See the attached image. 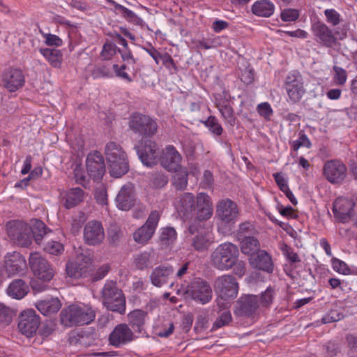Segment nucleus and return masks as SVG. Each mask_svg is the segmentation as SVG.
Listing matches in <instances>:
<instances>
[{
	"label": "nucleus",
	"mask_w": 357,
	"mask_h": 357,
	"mask_svg": "<svg viewBox=\"0 0 357 357\" xmlns=\"http://www.w3.org/2000/svg\"><path fill=\"white\" fill-rule=\"evenodd\" d=\"M238 255V248L236 245L224 243L219 245L211 253V260L216 268L227 271L236 264Z\"/></svg>",
	"instance_id": "6"
},
{
	"label": "nucleus",
	"mask_w": 357,
	"mask_h": 357,
	"mask_svg": "<svg viewBox=\"0 0 357 357\" xmlns=\"http://www.w3.org/2000/svg\"><path fill=\"white\" fill-rule=\"evenodd\" d=\"M299 15L300 13L298 10L287 8L282 11L280 17L284 22H294L298 18Z\"/></svg>",
	"instance_id": "52"
},
{
	"label": "nucleus",
	"mask_w": 357,
	"mask_h": 357,
	"mask_svg": "<svg viewBox=\"0 0 357 357\" xmlns=\"http://www.w3.org/2000/svg\"><path fill=\"white\" fill-rule=\"evenodd\" d=\"M29 266L34 275L44 281H50L54 271L47 260L38 252L31 253L29 257Z\"/></svg>",
	"instance_id": "14"
},
{
	"label": "nucleus",
	"mask_w": 357,
	"mask_h": 357,
	"mask_svg": "<svg viewBox=\"0 0 357 357\" xmlns=\"http://www.w3.org/2000/svg\"><path fill=\"white\" fill-rule=\"evenodd\" d=\"M282 251L284 255L290 262L296 263L301 261L297 253L294 252L293 250L288 245H285L282 248Z\"/></svg>",
	"instance_id": "62"
},
{
	"label": "nucleus",
	"mask_w": 357,
	"mask_h": 357,
	"mask_svg": "<svg viewBox=\"0 0 357 357\" xmlns=\"http://www.w3.org/2000/svg\"><path fill=\"white\" fill-rule=\"evenodd\" d=\"M112 5L114 6V9L117 14H121L128 21L135 22L138 20L137 15L132 10L121 6L112 0H107Z\"/></svg>",
	"instance_id": "40"
},
{
	"label": "nucleus",
	"mask_w": 357,
	"mask_h": 357,
	"mask_svg": "<svg viewBox=\"0 0 357 357\" xmlns=\"http://www.w3.org/2000/svg\"><path fill=\"white\" fill-rule=\"evenodd\" d=\"M86 164L90 176L95 181L100 180L105 172V162L101 153L97 151L90 153Z\"/></svg>",
	"instance_id": "22"
},
{
	"label": "nucleus",
	"mask_w": 357,
	"mask_h": 357,
	"mask_svg": "<svg viewBox=\"0 0 357 357\" xmlns=\"http://www.w3.org/2000/svg\"><path fill=\"white\" fill-rule=\"evenodd\" d=\"M67 275L70 278H79L86 277L90 272L91 268L86 264H80L78 261H72L66 264Z\"/></svg>",
	"instance_id": "32"
},
{
	"label": "nucleus",
	"mask_w": 357,
	"mask_h": 357,
	"mask_svg": "<svg viewBox=\"0 0 357 357\" xmlns=\"http://www.w3.org/2000/svg\"><path fill=\"white\" fill-rule=\"evenodd\" d=\"M176 231L173 227H165L161 229L160 241L162 245L168 246L176 239Z\"/></svg>",
	"instance_id": "41"
},
{
	"label": "nucleus",
	"mask_w": 357,
	"mask_h": 357,
	"mask_svg": "<svg viewBox=\"0 0 357 357\" xmlns=\"http://www.w3.org/2000/svg\"><path fill=\"white\" fill-rule=\"evenodd\" d=\"M116 50L117 47L115 44L112 43H106L103 45L101 52V56L105 60H109L116 54Z\"/></svg>",
	"instance_id": "50"
},
{
	"label": "nucleus",
	"mask_w": 357,
	"mask_h": 357,
	"mask_svg": "<svg viewBox=\"0 0 357 357\" xmlns=\"http://www.w3.org/2000/svg\"><path fill=\"white\" fill-rule=\"evenodd\" d=\"M96 317L91 306L84 304H73L64 307L60 313L61 323L66 327L86 325Z\"/></svg>",
	"instance_id": "3"
},
{
	"label": "nucleus",
	"mask_w": 357,
	"mask_h": 357,
	"mask_svg": "<svg viewBox=\"0 0 357 357\" xmlns=\"http://www.w3.org/2000/svg\"><path fill=\"white\" fill-rule=\"evenodd\" d=\"M163 66L171 73H175L177 72L178 68L174 63L172 57L167 52H164L163 60H162Z\"/></svg>",
	"instance_id": "58"
},
{
	"label": "nucleus",
	"mask_w": 357,
	"mask_h": 357,
	"mask_svg": "<svg viewBox=\"0 0 357 357\" xmlns=\"http://www.w3.org/2000/svg\"><path fill=\"white\" fill-rule=\"evenodd\" d=\"M275 295L273 288L268 287L264 292L261 294L259 307H268L272 304Z\"/></svg>",
	"instance_id": "43"
},
{
	"label": "nucleus",
	"mask_w": 357,
	"mask_h": 357,
	"mask_svg": "<svg viewBox=\"0 0 357 357\" xmlns=\"http://www.w3.org/2000/svg\"><path fill=\"white\" fill-rule=\"evenodd\" d=\"M173 177V185L177 190H183L188 185V172L185 169L181 167Z\"/></svg>",
	"instance_id": "39"
},
{
	"label": "nucleus",
	"mask_w": 357,
	"mask_h": 357,
	"mask_svg": "<svg viewBox=\"0 0 357 357\" xmlns=\"http://www.w3.org/2000/svg\"><path fill=\"white\" fill-rule=\"evenodd\" d=\"M105 155L112 176L119 178L128 172L127 155L119 144L114 142H108L105 145Z\"/></svg>",
	"instance_id": "5"
},
{
	"label": "nucleus",
	"mask_w": 357,
	"mask_h": 357,
	"mask_svg": "<svg viewBox=\"0 0 357 357\" xmlns=\"http://www.w3.org/2000/svg\"><path fill=\"white\" fill-rule=\"evenodd\" d=\"M112 68L116 77L128 82H131L132 81V78L127 72L128 70L132 73V67L130 66H128L125 63L121 66H119L118 64H114Z\"/></svg>",
	"instance_id": "42"
},
{
	"label": "nucleus",
	"mask_w": 357,
	"mask_h": 357,
	"mask_svg": "<svg viewBox=\"0 0 357 357\" xmlns=\"http://www.w3.org/2000/svg\"><path fill=\"white\" fill-rule=\"evenodd\" d=\"M188 233L193 236L190 242L195 250L201 252L208 248L212 242L211 234L204 229L200 222H192L188 227Z\"/></svg>",
	"instance_id": "13"
},
{
	"label": "nucleus",
	"mask_w": 357,
	"mask_h": 357,
	"mask_svg": "<svg viewBox=\"0 0 357 357\" xmlns=\"http://www.w3.org/2000/svg\"><path fill=\"white\" fill-rule=\"evenodd\" d=\"M324 174L330 183L340 184L347 175V168L340 160H329L324 165Z\"/></svg>",
	"instance_id": "16"
},
{
	"label": "nucleus",
	"mask_w": 357,
	"mask_h": 357,
	"mask_svg": "<svg viewBox=\"0 0 357 357\" xmlns=\"http://www.w3.org/2000/svg\"><path fill=\"white\" fill-rule=\"evenodd\" d=\"M182 157L172 145L167 146L161 153L160 164L169 172H177L181 169Z\"/></svg>",
	"instance_id": "19"
},
{
	"label": "nucleus",
	"mask_w": 357,
	"mask_h": 357,
	"mask_svg": "<svg viewBox=\"0 0 357 357\" xmlns=\"http://www.w3.org/2000/svg\"><path fill=\"white\" fill-rule=\"evenodd\" d=\"M63 199L65 207L71 208L83 201L84 191L79 188L70 189L65 193Z\"/></svg>",
	"instance_id": "35"
},
{
	"label": "nucleus",
	"mask_w": 357,
	"mask_h": 357,
	"mask_svg": "<svg viewBox=\"0 0 357 357\" xmlns=\"http://www.w3.org/2000/svg\"><path fill=\"white\" fill-rule=\"evenodd\" d=\"M259 307V297L255 295H244L236 302L234 313L237 316L252 317Z\"/></svg>",
	"instance_id": "18"
},
{
	"label": "nucleus",
	"mask_w": 357,
	"mask_h": 357,
	"mask_svg": "<svg viewBox=\"0 0 357 357\" xmlns=\"http://www.w3.org/2000/svg\"><path fill=\"white\" fill-rule=\"evenodd\" d=\"M335 75L333 79L337 84L343 85L347 79V72L344 69L337 66H333Z\"/></svg>",
	"instance_id": "53"
},
{
	"label": "nucleus",
	"mask_w": 357,
	"mask_h": 357,
	"mask_svg": "<svg viewBox=\"0 0 357 357\" xmlns=\"http://www.w3.org/2000/svg\"><path fill=\"white\" fill-rule=\"evenodd\" d=\"M231 321V314L229 311L223 312L215 321L213 328H220L227 325Z\"/></svg>",
	"instance_id": "51"
},
{
	"label": "nucleus",
	"mask_w": 357,
	"mask_h": 357,
	"mask_svg": "<svg viewBox=\"0 0 357 357\" xmlns=\"http://www.w3.org/2000/svg\"><path fill=\"white\" fill-rule=\"evenodd\" d=\"M257 109L259 115L266 119H270L273 112L270 104L268 102L259 104Z\"/></svg>",
	"instance_id": "57"
},
{
	"label": "nucleus",
	"mask_w": 357,
	"mask_h": 357,
	"mask_svg": "<svg viewBox=\"0 0 357 357\" xmlns=\"http://www.w3.org/2000/svg\"><path fill=\"white\" fill-rule=\"evenodd\" d=\"M137 153L144 165L152 166L157 162L160 151L158 144L149 139L144 142L142 149H137Z\"/></svg>",
	"instance_id": "25"
},
{
	"label": "nucleus",
	"mask_w": 357,
	"mask_h": 357,
	"mask_svg": "<svg viewBox=\"0 0 357 357\" xmlns=\"http://www.w3.org/2000/svg\"><path fill=\"white\" fill-rule=\"evenodd\" d=\"M135 332L127 324L116 325L109 335V342L111 345L119 348L128 344L135 340Z\"/></svg>",
	"instance_id": "15"
},
{
	"label": "nucleus",
	"mask_w": 357,
	"mask_h": 357,
	"mask_svg": "<svg viewBox=\"0 0 357 357\" xmlns=\"http://www.w3.org/2000/svg\"><path fill=\"white\" fill-rule=\"evenodd\" d=\"M36 307L40 313L47 316L56 313L60 310L61 303L59 298H51L38 301Z\"/></svg>",
	"instance_id": "31"
},
{
	"label": "nucleus",
	"mask_w": 357,
	"mask_h": 357,
	"mask_svg": "<svg viewBox=\"0 0 357 357\" xmlns=\"http://www.w3.org/2000/svg\"><path fill=\"white\" fill-rule=\"evenodd\" d=\"M332 265L333 270L339 273L346 275L349 273V268L347 265L340 259H334Z\"/></svg>",
	"instance_id": "60"
},
{
	"label": "nucleus",
	"mask_w": 357,
	"mask_h": 357,
	"mask_svg": "<svg viewBox=\"0 0 357 357\" xmlns=\"http://www.w3.org/2000/svg\"><path fill=\"white\" fill-rule=\"evenodd\" d=\"M142 49L154 60L156 65L160 63V61H162L164 53L160 52L151 43H149L146 46L142 47Z\"/></svg>",
	"instance_id": "47"
},
{
	"label": "nucleus",
	"mask_w": 357,
	"mask_h": 357,
	"mask_svg": "<svg viewBox=\"0 0 357 357\" xmlns=\"http://www.w3.org/2000/svg\"><path fill=\"white\" fill-rule=\"evenodd\" d=\"M301 146L310 148L311 142L307 135L304 133H299L298 139L292 142V149L297 151Z\"/></svg>",
	"instance_id": "55"
},
{
	"label": "nucleus",
	"mask_w": 357,
	"mask_h": 357,
	"mask_svg": "<svg viewBox=\"0 0 357 357\" xmlns=\"http://www.w3.org/2000/svg\"><path fill=\"white\" fill-rule=\"evenodd\" d=\"M185 294L195 302L205 305L211 301L213 291L208 282L197 278L188 285Z\"/></svg>",
	"instance_id": "11"
},
{
	"label": "nucleus",
	"mask_w": 357,
	"mask_h": 357,
	"mask_svg": "<svg viewBox=\"0 0 357 357\" xmlns=\"http://www.w3.org/2000/svg\"><path fill=\"white\" fill-rule=\"evenodd\" d=\"M2 82L9 91L14 92L24 85V77L20 70L10 69L3 73Z\"/></svg>",
	"instance_id": "26"
},
{
	"label": "nucleus",
	"mask_w": 357,
	"mask_h": 357,
	"mask_svg": "<svg viewBox=\"0 0 357 357\" xmlns=\"http://www.w3.org/2000/svg\"><path fill=\"white\" fill-rule=\"evenodd\" d=\"M273 176L277 185L282 192L289 188L287 181L282 173L277 172L273 174Z\"/></svg>",
	"instance_id": "63"
},
{
	"label": "nucleus",
	"mask_w": 357,
	"mask_h": 357,
	"mask_svg": "<svg viewBox=\"0 0 357 357\" xmlns=\"http://www.w3.org/2000/svg\"><path fill=\"white\" fill-rule=\"evenodd\" d=\"M342 318L343 314L337 310H331L324 317H323L321 320L324 324H328L340 321Z\"/></svg>",
	"instance_id": "56"
},
{
	"label": "nucleus",
	"mask_w": 357,
	"mask_h": 357,
	"mask_svg": "<svg viewBox=\"0 0 357 357\" xmlns=\"http://www.w3.org/2000/svg\"><path fill=\"white\" fill-rule=\"evenodd\" d=\"M44 38L45 39V43L48 46H56L59 47L62 45V40L57 36L46 33L44 34Z\"/></svg>",
	"instance_id": "61"
},
{
	"label": "nucleus",
	"mask_w": 357,
	"mask_h": 357,
	"mask_svg": "<svg viewBox=\"0 0 357 357\" xmlns=\"http://www.w3.org/2000/svg\"><path fill=\"white\" fill-rule=\"evenodd\" d=\"M7 233L10 240L21 247H29L33 236L37 243L47 234L45 225L40 220H35L33 228L28 224L19 221H10L6 225Z\"/></svg>",
	"instance_id": "2"
},
{
	"label": "nucleus",
	"mask_w": 357,
	"mask_h": 357,
	"mask_svg": "<svg viewBox=\"0 0 357 357\" xmlns=\"http://www.w3.org/2000/svg\"><path fill=\"white\" fill-rule=\"evenodd\" d=\"M40 324L38 316L33 310H27L21 313L18 323L20 331L27 337L36 333Z\"/></svg>",
	"instance_id": "21"
},
{
	"label": "nucleus",
	"mask_w": 357,
	"mask_h": 357,
	"mask_svg": "<svg viewBox=\"0 0 357 357\" xmlns=\"http://www.w3.org/2000/svg\"><path fill=\"white\" fill-rule=\"evenodd\" d=\"M284 87L289 100L293 103L299 102L306 92L303 76L297 70L287 74Z\"/></svg>",
	"instance_id": "10"
},
{
	"label": "nucleus",
	"mask_w": 357,
	"mask_h": 357,
	"mask_svg": "<svg viewBox=\"0 0 357 357\" xmlns=\"http://www.w3.org/2000/svg\"><path fill=\"white\" fill-rule=\"evenodd\" d=\"M148 319L147 312L142 310H134L128 314V325L132 327L134 332L140 333Z\"/></svg>",
	"instance_id": "29"
},
{
	"label": "nucleus",
	"mask_w": 357,
	"mask_h": 357,
	"mask_svg": "<svg viewBox=\"0 0 357 357\" xmlns=\"http://www.w3.org/2000/svg\"><path fill=\"white\" fill-rule=\"evenodd\" d=\"M213 287L218 294L217 305L220 309L228 307L227 300L234 299L238 294V284L236 278L231 275H224L215 279Z\"/></svg>",
	"instance_id": "8"
},
{
	"label": "nucleus",
	"mask_w": 357,
	"mask_h": 357,
	"mask_svg": "<svg viewBox=\"0 0 357 357\" xmlns=\"http://www.w3.org/2000/svg\"><path fill=\"white\" fill-rule=\"evenodd\" d=\"M151 181L154 187L160 188L167 184L168 178L164 174L155 172L152 174Z\"/></svg>",
	"instance_id": "54"
},
{
	"label": "nucleus",
	"mask_w": 357,
	"mask_h": 357,
	"mask_svg": "<svg viewBox=\"0 0 357 357\" xmlns=\"http://www.w3.org/2000/svg\"><path fill=\"white\" fill-rule=\"evenodd\" d=\"M251 264L259 270L272 273L273 263L271 257L265 250H260L256 254V257L251 259Z\"/></svg>",
	"instance_id": "30"
},
{
	"label": "nucleus",
	"mask_w": 357,
	"mask_h": 357,
	"mask_svg": "<svg viewBox=\"0 0 357 357\" xmlns=\"http://www.w3.org/2000/svg\"><path fill=\"white\" fill-rule=\"evenodd\" d=\"M160 218L159 211H152L146 222L133 234V238L137 243L145 244L153 236Z\"/></svg>",
	"instance_id": "12"
},
{
	"label": "nucleus",
	"mask_w": 357,
	"mask_h": 357,
	"mask_svg": "<svg viewBox=\"0 0 357 357\" xmlns=\"http://www.w3.org/2000/svg\"><path fill=\"white\" fill-rule=\"evenodd\" d=\"M128 126L132 131L142 137L153 136L158 130V124L154 119L139 113L130 116Z\"/></svg>",
	"instance_id": "9"
},
{
	"label": "nucleus",
	"mask_w": 357,
	"mask_h": 357,
	"mask_svg": "<svg viewBox=\"0 0 357 357\" xmlns=\"http://www.w3.org/2000/svg\"><path fill=\"white\" fill-rule=\"evenodd\" d=\"M84 241L89 245H98L105 239L102 224L96 220L89 221L84 228Z\"/></svg>",
	"instance_id": "20"
},
{
	"label": "nucleus",
	"mask_w": 357,
	"mask_h": 357,
	"mask_svg": "<svg viewBox=\"0 0 357 357\" xmlns=\"http://www.w3.org/2000/svg\"><path fill=\"white\" fill-rule=\"evenodd\" d=\"M173 273L174 268L172 266L167 265L158 266L151 273L150 279L151 283L157 287H161L169 282Z\"/></svg>",
	"instance_id": "27"
},
{
	"label": "nucleus",
	"mask_w": 357,
	"mask_h": 357,
	"mask_svg": "<svg viewBox=\"0 0 357 357\" xmlns=\"http://www.w3.org/2000/svg\"><path fill=\"white\" fill-rule=\"evenodd\" d=\"M40 53L49 61L54 67H60L63 55L60 50L50 48H40Z\"/></svg>",
	"instance_id": "38"
},
{
	"label": "nucleus",
	"mask_w": 357,
	"mask_h": 357,
	"mask_svg": "<svg viewBox=\"0 0 357 357\" xmlns=\"http://www.w3.org/2000/svg\"><path fill=\"white\" fill-rule=\"evenodd\" d=\"M259 248V241L252 236H245L241 241V252L245 255L253 256L260 251Z\"/></svg>",
	"instance_id": "37"
},
{
	"label": "nucleus",
	"mask_w": 357,
	"mask_h": 357,
	"mask_svg": "<svg viewBox=\"0 0 357 357\" xmlns=\"http://www.w3.org/2000/svg\"><path fill=\"white\" fill-rule=\"evenodd\" d=\"M117 207L123 211H128L135 203L133 187L131 184L123 185L116 198Z\"/></svg>",
	"instance_id": "28"
},
{
	"label": "nucleus",
	"mask_w": 357,
	"mask_h": 357,
	"mask_svg": "<svg viewBox=\"0 0 357 357\" xmlns=\"http://www.w3.org/2000/svg\"><path fill=\"white\" fill-rule=\"evenodd\" d=\"M151 253L150 252H144L135 256V262L136 266L143 270L150 264Z\"/></svg>",
	"instance_id": "46"
},
{
	"label": "nucleus",
	"mask_w": 357,
	"mask_h": 357,
	"mask_svg": "<svg viewBox=\"0 0 357 357\" xmlns=\"http://www.w3.org/2000/svg\"><path fill=\"white\" fill-rule=\"evenodd\" d=\"M204 123L213 134L217 136L222 135L223 128L215 116H210Z\"/></svg>",
	"instance_id": "45"
},
{
	"label": "nucleus",
	"mask_w": 357,
	"mask_h": 357,
	"mask_svg": "<svg viewBox=\"0 0 357 357\" xmlns=\"http://www.w3.org/2000/svg\"><path fill=\"white\" fill-rule=\"evenodd\" d=\"M118 51L121 54V58L125 62V64L132 67V75L135 76L137 73V68H135L136 59L133 57L130 50L128 47L124 48L123 50L119 49Z\"/></svg>",
	"instance_id": "44"
},
{
	"label": "nucleus",
	"mask_w": 357,
	"mask_h": 357,
	"mask_svg": "<svg viewBox=\"0 0 357 357\" xmlns=\"http://www.w3.org/2000/svg\"><path fill=\"white\" fill-rule=\"evenodd\" d=\"M180 215L185 219L195 218L196 220H206L213 215V204L211 197L205 192H199L196 198L190 192L183 194L176 204Z\"/></svg>",
	"instance_id": "1"
},
{
	"label": "nucleus",
	"mask_w": 357,
	"mask_h": 357,
	"mask_svg": "<svg viewBox=\"0 0 357 357\" xmlns=\"http://www.w3.org/2000/svg\"><path fill=\"white\" fill-rule=\"evenodd\" d=\"M103 305L112 312L123 314L126 312V298L114 280H107L101 290Z\"/></svg>",
	"instance_id": "7"
},
{
	"label": "nucleus",
	"mask_w": 357,
	"mask_h": 357,
	"mask_svg": "<svg viewBox=\"0 0 357 357\" xmlns=\"http://www.w3.org/2000/svg\"><path fill=\"white\" fill-rule=\"evenodd\" d=\"M253 225L250 222H245L239 225L237 234L238 236H245L250 234L253 230Z\"/></svg>",
	"instance_id": "64"
},
{
	"label": "nucleus",
	"mask_w": 357,
	"mask_h": 357,
	"mask_svg": "<svg viewBox=\"0 0 357 357\" xmlns=\"http://www.w3.org/2000/svg\"><path fill=\"white\" fill-rule=\"evenodd\" d=\"M355 203L345 197L337 198L333 206L335 218L340 222H347L354 216Z\"/></svg>",
	"instance_id": "17"
},
{
	"label": "nucleus",
	"mask_w": 357,
	"mask_h": 357,
	"mask_svg": "<svg viewBox=\"0 0 357 357\" xmlns=\"http://www.w3.org/2000/svg\"><path fill=\"white\" fill-rule=\"evenodd\" d=\"M13 311L2 303H0V321L3 323H9L12 319Z\"/></svg>",
	"instance_id": "59"
},
{
	"label": "nucleus",
	"mask_w": 357,
	"mask_h": 357,
	"mask_svg": "<svg viewBox=\"0 0 357 357\" xmlns=\"http://www.w3.org/2000/svg\"><path fill=\"white\" fill-rule=\"evenodd\" d=\"M326 22L333 26H337L340 22V15L335 9H326L324 10Z\"/></svg>",
	"instance_id": "49"
},
{
	"label": "nucleus",
	"mask_w": 357,
	"mask_h": 357,
	"mask_svg": "<svg viewBox=\"0 0 357 357\" xmlns=\"http://www.w3.org/2000/svg\"><path fill=\"white\" fill-rule=\"evenodd\" d=\"M216 105L222 118L228 123L233 126L235 123L234 109L229 105L228 100L217 99Z\"/></svg>",
	"instance_id": "36"
},
{
	"label": "nucleus",
	"mask_w": 357,
	"mask_h": 357,
	"mask_svg": "<svg viewBox=\"0 0 357 357\" xmlns=\"http://www.w3.org/2000/svg\"><path fill=\"white\" fill-rule=\"evenodd\" d=\"M239 213L240 210L236 202L227 198L220 200L215 211L218 231L223 234L230 233L238 220Z\"/></svg>",
	"instance_id": "4"
},
{
	"label": "nucleus",
	"mask_w": 357,
	"mask_h": 357,
	"mask_svg": "<svg viewBox=\"0 0 357 357\" xmlns=\"http://www.w3.org/2000/svg\"><path fill=\"white\" fill-rule=\"evenodd\" d=\"M252 11L256 15L268 17L273 14L275 5L270 0H259L252 5Z\"/></svg>",
	"instance_id": "33"
},
{
	"label": "nucleus",
	"mask_w": 357,
	"mask_h": 357,
	"mask_svg": "<svg viewBox=\"0 0 357 357\" xmlns=\"http://www.w3.org/2000/svg\"><path fill=\"white\" fill-rule=\"evenodd\" d=\"M29 291V286L21 279L13 281L8 287V294L16 299L24 297Z\"/></svg>",
	"instance_id": "34"
},
{
	"label": "nucleus",
	"mask_w": 357,
	"mask_h": 357,
	"mask_svg": "<svg viewBox=\"0 0 357 357\" xmlns=\"http://www.w3.org/2000/svg\"><path fill=\"white\" fill-rule=\"evenodd\" d=\"M44 250L51 255H58L63 252V245L60 242L52 241L45 245Z\"/></svg>",
	"instance_id": "48"
},
{
	"label": "nucleus",
	"mask_w": 357,
	"mask_h": 357,
	"mask_svg": "<svg viewBox=\"0 0 357 357\" xmlns=\"http://www.w3.org/2000/svg\"><path fill=\"white\" fill-rule=\"evenodd\" d=\"M312 31L314 40L324 46L332 47L336 43L333 31L323 22L314 23L312 26Z\"/></svg>",
	"instance_id": "24"
},
{
	"label": "nucleus",
	"mask_w": 357,
	"mask_h": 357,
	"mask_svg": "<svg viewBox=\"0 0 357 357\" xmlns=\"http://www.w3.org/2000/svg\"><path fill=\"white\" fill-rule=\"evenodd\" d=\"M26 268V261L19 252H10L5 257V269L8 276L23 274Z\"/></svg>",
	"instance_id": "23"
}]
</instances>
